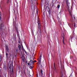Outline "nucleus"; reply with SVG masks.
Masks as SVG:
<instances>
[{"mask_svg": "<svg viewBox=\"0 0 77 77\" xmlns=\"http://www.w3.org/2000/svg\"><path fill=\"white\" fill-rule=\"evenodd\" d=\"M67 6L66 7L67 8V9L68 10V11L69 13L70 16H72V11H70L69 10V7H70V4L68 2V0H66Z\"/></svg>", "mask_w": 77, "mask_h": 77, "instance_id": "f257e3e1", "label": "nucleus"}, {"mask_svg": "<svg viewBox=\"0 0 77 77\" xmlns=\"http://www.w3.org/2000/svg\"><path fill=\"white\" fill-rule=\"evenodd\" d=\"M9 70L11 71V75H12L14 73V69L11 64H8Z\"/></svg>", "mask_w": 77, "mask_h": 77, "instance_id": "f03ea898", "label": "nucleus"}, {"mask_svg": "<svg viewBox=\"0 0 77 77\" xmlns=\"http://www.w3.org/2000/svg\"><path fill=\"white\" fill-rule=\"evenodd\" d=\"M33 61L32 60H31L29 62V63H28V65H30V66L31 68H32L33 67H32L33 66Z\"/></svg>", "mask_w": 77, "mask_h": 77, "instance_id": "7ed1b4c3", "label": "nucleus"}, {"mask_svg": "<svg viewBox=\"0 0 77 77\" xmlns=\"http://www.w3.org/2000/svg\"><path fill=\"white\" fill-rule=\"evenodd\" d=\"M41 57H42V56L41 55L39 58V59L38 60L39 65H40V64H41Z\"/></svg>", "mask_w": 77, "mask_h": 77, "instance_id": "20e7f679", "label": "nucleus"}, {"mask_svg": "<svg viewBox=\"0 0 77 77\" xmlns=\"http://www.w3.org/2000/svg\"><path fill=\"white\" fill-rule=\"evenodd\" d=\"M38 29H41V27H41V24L39 23V20H38Z\"/></svg>", "mask_w": 77, "mask_h": 77, "instance_id": "39448f33", "label": "nucleus"}, {"mask_svg": "<svg viewBox=\"0 0 77 77\" xmlns=\"http://www.w3.org/2000/svg\"><path fill=\"white\" fill-rule=\"evenodd\" d=\"M6 50H7V51H8V52L9 51V49L8 48V47L7 46H6Z\"/></svg>", "mask_w": 77, "mask_h": 77, "instance_id": "423d86ee", "label": "nucleus"}, {"mask_svg": "<svg viewBox=\"0 0 77 77\" xmlns=\"http://www.w3.org/2000/svg\"><path fill=\"white\" fill-rule=\"evenodd\" d=\"M54 69L55 71V72H57V70H56V67H55V63H54Z\"/></svg>", "mask_w": 77, "mask_h": 77, "instance_id": "0eeeda50", "label": "nucleus"}, {"mask_svg": "<svg viewBox=\"0 0 77 77\" xmlns=\"http://www.w3.org/2000/svg\"><path fill=\"white\" fill-rule=\"evenodd\" d=\"M18 48L19 50H21V46L20 45H18Z\"/></svg>", "mask_w": 77, "mask_h": 77, "instance_id": "6e6552de", "label": "nucleus"}, {"mask_svg": "<svg viewBox=\"0 0 77 77\" xmlns=\"http://www.w3.org/2000/svg\"><path fill=\"white\" fill-rule=\"evenodd\" d=\"M74 34L73 33L72 34V36H71V39H72L73 38H74Z\"/></svg>", "mask_w": 77, "mask_h": 77, "instance_id": "1a4fd4ad", "label": "nucleus"}, {"mask_svg": "<svg viewBox=\"0 0 77 77\" xmlns=\"http://www.w3.org/2000/svg\"><path fill=\"white\" fill-rule=\"evenodd\" d=\"M2 56L1 55L0 56V62H1L2 61Z\"/></svg>", "mask_w": 77, "mask_h": 77, "instance_id": "9d476101", "label": "nucleus"}, {"mask_svg": "<svg viewBox=\"0 0 77 77\" xmlns=\"http://www.w3.org/2000/svg\"><path fill=\"white\" fill-rule=\"evenodd\" d=\"M40 74L41 75H42L43 74L42 73V70H40Z\"/></svg>", "mask_w": 77, "mask_h": 77, "instance_id": "9b49d317", "label": "nucleus"}, {"mask_svg": "<svg viewBox=\"0 0 77 77\" xmlns=\"http://www.w3.org/2000/svg\"><path fill=\"white\" fill-rule=\"evenodd\" d=\"M22 48L23 51H25V50H24V48H23V45H22Z\"/></svg>", "mask_w": 77, "mask_h": 77, "instance_id": "f8f14e48", "label": "nucleus"}, {"mask_svg": "<svg viewBox=\"0 0 77 77\" xmlns=\"http://www.w3.org/2000/svg\"><path fill=\"white\" fill-rule=\"evenodd\" d=\"M63 42L64 44H65V43L64 42V37H63Z\"/></svg>", "mask_w": 77, "mask_h": 77, "instance_id": "ddd939ff", "label": "nucleus"}, {"mask_svg": "<svg viewBox=\"0 0 77 77\" xmlns=\"http://www.w3.org/2000/svg\"><path fill=\"white\" fill-rule=\"evenodd\" d=\"M57 8L58 9H59V8H60V5H58L57 6Z\"/></svg>", "mask_w": 77, "mask_h": 77, "instance_id": "4468645a", "label": "nucleus"}, {"mask_svg": "<svg viewBox=\"0 0 77 77\" xmlns=\"http://www.w3.org/2000/svg\"><path fill=\"white\" fill-rule=\"evenodd\" d=\"M23 51H25L26 54H27V53L26 52V51L25 50Z\"/></svg>", "mask_w": 77, "mask_h": 77, "instance_id": "2eb2a0df", "label": "nucleus"}, {"mask_svg": "<svg viewBox=\"0 0 77 77\" xmlns=\"http://www.w3.org/2000/svg\"><path fill=\"white\" fill-rule=\"evenodd\" d=\"M2 71V68H0V71L1 72Z\"/></svg>", "mask_w": 77, "mask_h": 77, "instance_id": "dca6fc26", "label": "nucleus"}, {"mask_svg": "<svg viewBox=\"0 0 77 77\" xmlns=\"http://www.w3.org/2000/svg\"><path fill=\"white\" fill-rule=\"evenodd\" d=\"M36 62V61L35 60H34V61H33V63H35Z\"/></svg>", "mask_w": 77, "mask_h": 77, "instance_id": "f3484780", "label": "nucleus"}, {"mask_svg": "<svg viewBox=\"0 0 77 77\" xmlns=\"http://www.w3.org/2000/svg\"><path fill=\"white\" fill-rule=\"evenodd\" d=\"M74 27H75V23H74Z\"/></svg>", "mask_w": 77, "mask_h": 77, "instance_id": "a211bd4d", "label": "nucleus"}, {"mask_svg": "<svg viewBox=\"0 0 77 77\" xmlns=\"http://www.w3.org/2000/svg\"><path fill=\"white\" fill-rule=\"evenodd\" d=\"M8 0L7 3H9V0Z\"/></svg>", "mask_w": 77, "mask_h": 77, "instance_id": "6ab92c4d", "label": "nucleus"}, {"mask_svg": "<svg viewBox=\"0 0 77 77\" xmlns=\"http://www.w3.org/2000/svg\"><path fill=\"white\" fill-rule=\"evenodd\" d=\"M0 25L1 26V27H2V23L0 24Z\"/></svg>", "mask_w": 77, "mask_h": 77, "instance_id": "aec40b11", "label": "nucleus"}, {"mask_svg": "<svg viewBox=\"0 0 77 77\" xmlns=\"http://www.w3.org/2000/svg\"><path fill=\"white\" fill-rule=\"evenodd\" d=\"M3 68H4V69H5V66H4Z\"/></svg>", "mask_w": 77, "mask_h": 77, "instance_id": "412c9836", "label": "nucleus"}, {"mask_svg": "<svg viewBox=\"0 0 77 77\" xmlns=\"http://www.w3.org/2000/svg\"><path fill=\"white\" fill-rule=\"evenodd\" d=\"M16 31L17 32H18V29H16Z\"/></svg>", "mask_w": 77, "mask_h": 77, "instance_id": "4be33fe9", "label": "nucleus"}, {"mask_svg": "<svg viewBox=\"0 0 77 77\" xmlns=\"http://www.w3.org/2000/svg\"><path fill=\"white\" fill-rule=\"evenodd\" d=\"M8 54H6V56H8Z\"/></svg>", "mask_w": 77, "mask_h": 77, "instance_id": "5701e85b", "label": "nucleus"}, {"mask_svg": "<svg viewBox=\"0 0 77 77\" xmlns=\"http://www.w3.org/2000/svg\"><path fill=\"white\" fill-rule=\"evenodd\" d=\"M19 43H20V42L19 41Z\"/></svg>", "mask_w": 77, "mask_h": 77, "instance_id": "b1692460", "label": "nucleus"}, {"mask_svg": "<svg viewBox=\"0 0 77 77\" xmlns=\"http://www.w3.org/2000/svg\"><path fill=\"white\" fill-rule=\"evenodd\" d=\"M0 77H2L1 76V75H0Z\"/></svg>", "mask_w": 77, "mask_h": 77, "instance_id": "393cba45", "label": "nucleus"}, {"mask_svg": "<svg viewBox=\"0 0 77 77\" xmlns=\"http://www.w3.org/2000/svg\"><path fill=\"white\" fill-rule=\"evenodd\" d=\"M74 19H75V17H74Z\"/></svg>", "mask_w": 77, "mask_h": 77, "instance_id": "a878e982", "label": "nucleus"}, {"mask_svg": "<svg viewBox=\"0 0 77 77\" xmlns=\"http://www.w3.org/2000/svg\"><path fill=\"white\" fill-rule=\"evenodd\" d=\"M41 66H42V65H40Z\"/></svg>", "mask_w": 77, "mask_h": 77, "instance_id": "bb28decb", "label": "nucleus"}, {"mask_svg": "<svg viewBox=\"0 0 77 77\" xmlns=\"http://www.w3.org/2000/svg\"><path fill=\"white\" fill-rule=\"evenodd\" d=\"M32 54H34V53H33Z\"/></svg>", "mask_w": 77, "mask_h": 77, "instance_id": "cd10ccee", "label": "nucleus"}, {"mask_svg": "<svg viewBox=\"0 0 77 77\" xmlns=\"http://www.w3.org/2000/svg\"><path fill=\"white\" fill-rule=\"evenodd\" d=\"M49 14H50V12H49Z\"/></svg>", "mask_w": 77, "mask_h": 77, "instance_id": "c85d7f7f", "label": "nucleus"}, {"mask_svg": "<svg viewBox=\"0 0 77 77\" xmlns=\"http://www.w3.org/2000/svg\"><path fill=\"white\" fill-rule=\"evenodd\" d=\"M39 74H40V73H39Z\"/></svg>", "mask_w": 77, "mask_h": 77, "instance_id": "c756f323", "label": "nucleus"}, {"mask_svg": "<svg viewBox=\"0 0 77 77\" xmlns=\"http://www.w3.org/2000/svg\"><path fill=\"white\" fill-rule=\"evenodd\" d=\"M69 77H70V76H69Z\"/></svg>", "mask_w": 77, "mask_h": 77, "instance_id": "7c9ffc66", "label": "nucleus"}]
</instances>
